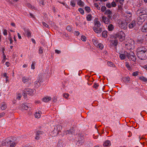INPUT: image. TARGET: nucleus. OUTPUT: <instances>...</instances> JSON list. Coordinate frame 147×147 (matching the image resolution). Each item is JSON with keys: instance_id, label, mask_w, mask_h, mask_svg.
<instances>
[{"instance_id": "1", "label": "nucleus", "mask_w": 147, "mask_h": 147, "mask_svg": "<svg viewBox=\"0 0 147 147\" xmlns=\"http://www.w3.org/2000/svg\"><path fill=\"white\" fill-rule=\"evenodd\" d=\"M137 56L139 59L145 60L147 58V49L146 47L140 46L137 49Z\"/></svg>"}, {"instance_id": "2", "label": "nucleus", "mask_w": 147, "mask_h": 147, "mask_svg": "<svg viewBox=\"0 0 147 147\" xmlns=\"http://www.w3.org/2000/svg\"><path fill=\"white\" fill-rule=\"evenodd\" d=\"M115 38H118L120 41L122 42L125 39V34L122 31H119L115 34Z\"/></svg>"}, {"instance_id": "3", "label": "nucleus", "mask_w": 147, "mask_h": 147, "mask_svg": "<svg viewBox=\"0 0 147 147\" xmlns=\"http://www.w3.org/2000/svg\"><path fill=\"white\" fill-rule=\"evenodd\" d=\"M34 90L31 89L30 88H27L25 89L23 91V95L24 98H26L27 97L26 94H28L29 95H32L34 94Z\"/></svg>"}, {"instance_id": "4", "label": "nucleus", "mask_w": 147, "mask_h": 147, "mask_svg": "<svg viewBox=\"0 0 147 147\" xmlns=\"http://www.w3.org/2000/svg\"><path fill=\"white\" fill-rule=\"evenodd\" d=\"M12 142V138L11 137H8L3 140L1 142V145L2 146H8Z\"/></svg>"}, {"instance_id": "5", "label": "nucleus", "mask_w": 147, "mask_h": 147, "mask_svg": "<svg viewBox=\"0 0 147 147\" xmlns=\"http://www.w3.org/2000/svg\"><path fill=\"white\" fill-rule=\"evenodd\" d=\"M147 10L144 7H140L136 11V14L138 15H147Z\"/></svg>"}, {"instance_id": "6", "label": "nucleus", "mask_w": 147, "mask_h": 147, "mask_svg": "<svg viewBox=\"0 0 147 147\" xmlns=\"http://www.w3.org/2000/svg\"><path fill=\"white\" fill-rule=\"evenodd\" d=\"M147 18V15L144 16L140 15L137 19V24L140 25H141L145 21Z\"/></svg>"}, {"instance_id": "7", "label": "nucleus", "mask_w": 147, "mask_h": 147, "mask_svg": "<svg viewBox=\"0 0 147 147\" xmlns=\"http://www.w3.org/2000/svg\"><path fill=\"white\" fill-rule=\"evenodd\" d=\"M56 128H55L54 129L52 132V134H53V136H57L62 129L61 126L59 125H57Z\"/></svg>"}, {"instance_id": "8", "label": "nucleus", "mask_w": 147, "mask_h": 147, "mask_svg": "<svg viewBox=\"0 0 147 147\" xmlns=\"http://www.w3.org/2000/svg\"><path fill=\"white\" fill-rule=\"evenodd\" d=\"M127 55H126V57L130 60H132L134 62L136 61V57L134 53L132 52H130L129 54L126 53Z\"/></svg>"}, {"instance_id": "9", "label": "nucleus", "mask_w": 147, "mask_h": 147, "mask_svg": "<svg viewBox=\"0 0 147 147\" xmlns=\"http://www.w3.org/2000/svg\"><path fill=\"white\" fill-rule=\"evenodd\" d=\"M111 19V16H107V17L103 16L102 17V20L106 24H108L110 23V20Z\"/></svg>"}, {"instance_id": "10", "label": "nucleus", "mask_w": 147, "mask_h": 147, "mask_svg": "<svg viewBox=\"0 0 147 147\" xmlns=\"http://www.w3.org/2000/svg\"><path fill=\"white\" fill-rule=\"evenodd\" d=\"M31 79L29 77L24 76L22 78V82L25 84H31Z\"/></svg>"}, {"instance_id": "11", "label": "nucleus", "mask_w": 147, "mask_h": 147, "mask_svg": "<svg viewBox=\"0 0 147 147\" xmlns=\"http://www.w3.org/2000/svg\"><path fill=\"white\" fill-rule=\"evenodd\" d=\"M144 35H142L141 37L136 40L137 43L138 44H142L144 42Z\"/></svg>"}, {"instance_id": "12", "label": "nucleus", "mask_w": 147, "mask_h": 147, "mask_svg": "<svg viewBox=\"0 0 147 147\" xmlns=\"http://www.w3.org/2000/svg\"><path fill=\"white\" fill-rule=\"evenodd\" d=\"M74 131L73 129L68 130L67 131H64V134L67 135V136H70L71 135H73Z\"/></svg>"}, {"instance_id": "13", "label": "nucleus", "mask_w": 147, "mask_h": 147, "mask_svg": "<svg viewBox=\"0 0 147 147\" xmlns=\"http://www.w3.org/2000/svg\"><path fill=\"white\" fill-rule=\"evenodd\" d=\"M136 21L134 20L129 25V29H132L136 27Z\"/></svg>"}, {"instance_id": "14", "label": "nucleus", "mask_w": 147, "mask_h": 147, "mask_svg": "<svg viewBox=\"0 0 147 147\" xmlns=\"http://www.w3.org/2000/svg\"><path fill=\"white\" fill-rule=\"evenodd\" d=\"M119 26L121 28L125 30L127 27L125 24V23L122 21H120L119 23Z\"/></svg>"}, {"instance_id": "15", "label": "nucleus", "mask_w": 147, "mask_h": 147, "mask_svg": "<svg viewBox=\"0 0 147 147\" xmlns=\"http://www.w3.org/2000/svg\"><path fill=\"white\" fill-rule=\"evenodd\" d=\"M94 31L96 33H100L102 32V29L100 27H94L93 28Z\"/></svg>"}, {"instance_id": "16", "label": "nucleus", "mask_w": 147, "mask_h": 147, "mask_svg": "<svg viewBox=\"0 0 147 147\" xmlns=\"http://www.w3.org/2000/svg\"><path fill=\"white\" fill-rule=\"evenodd\" d=\"M41 81L40 80L36 81L34 83V87L37 88L39 87L40 85V82Z\"/></svg>"}, {"instance_id": "17", "label": "nucleus", "mask_w": 147, "mask_h": 147, "mask_svg": "<svg viewBox=\"0 0 147 147\" xmlns=\"http://www.w3.org/2000/svg\"><path fill=\"white\" fill-rule=\"evenodd\" d=\"M20 106L23 109L27 110L28 109H29L30 110L31 109V107H29V105H26L24 104L21 105Z\"/></svg>"}, {"instance_id": "18", "label": "nucleus", "mask_w": 147, "mask_h": 147, "mask_svg": "<svg viewBox=\"0 0 147 147\" xmlns=\"http://www.w3.org/2000/svg\"><path fill=\"white\" fill-rule=\"evenodd\" d=\"M141 30L143 32H147V22L144 25Z\"/></svg>"}, {"instance_id": "19", "label": "nucleus", "mask_w": 147, "mask_h": 147, "mask_svg": "<svg viewBox=\"0 0 147 147\" xmlns=\"http://www.w3.org/2000/svg\"><path fill=\"white\" fill-rule=\"evenodd\" d=\"M104 14L108 16H111L112 17V12L109 9L106 10L104 12Z\"/></svg>"}, {"instance_id": "20", "label": "nucleus", "mask_w": 147, "mask_h": 147, "mask_svg": "<svg viewBox=\"0 0 147 147\" xmlns=\"http://www.w3.org/2000/svg\"><path fill=\"white\" fill-rule=\"evenodd\" d=\"M94 22L95 26L94 27H99L101 25L100 22L97 20H96V19L94 20Z\"/></svg>"}, {"instance_id": "21", "label": "nucleus", "mask_w": 147, "mask_h": 147, "mask_svg": "<svg viewBox=\"0 0 147 147\" xmlns=\"http://www.w3.org/2000/svg\"><path fill=\"white\" fill-rule=\"evenodd\" d=\"M51 100V98L50 96H46L43 98L42 100L45 102H47Z\"/></svg>"}, {"instance_id": "22", "label": "nucleus", "mask_w": 147, "mask_h": 147, "mask_svg": "<svg viewBox=\"0 0 147 147\" xmlns=\"http://www.w3.org/2000/svg\"><path fill=\"white\" fill-rule=\"evenodd\" d=\"M127 52H125V54H120L119 55V57L121 60H123L125 59L126 57V55H127Z\"/></svg>"}, {"instance_id": "23", "label": "nucleus", "mask_w": 147, "mask_h": 147, "mask_svg": "<svg viewBox=\"0 0 147 147\" xmlns=\"http://www.w3.org/2000/svg\"><path fill=\"white\" fill-rule=\"evenodd\" d=\"M114 28V26L112 24L109 25L108 27V29L109 31H112L113 30Z\"/></svg>"}, {"instance_id": "24", "label": "nucleus", "mask_w": 147, "mask_h": 147, "mask_svg": "<svg viewBox=\"0 0 147 147\" xmlns=\"http://www.w3.org/2000/svg\"><path fill=\"white\" fill-rule=\"evenodd\" d=\"M7 107V106L4 102H2L1 104V109L2 110H5Z\"/></svg>"}, {"instance_id": "25", "label": "nucleus", "mask_w": 147, "mask_h": 147, "mask_svg": "<svg viewBox=\"0 0 147 147\" xmlns=\"http://www.w3.org/2000/svg\"><path fill=\"white\" fill-rule=\"evenodd\" d=\"M123 80L125 83H128L130 80V79L128 77H126L123 78Z\"/></svg>"}, {"instance_id": "26", "label": "nucleus", "mask_w": 147, "mask_h": 147, "mask_svg": "<svg viewBox=\"0 0 147 147\" xmlns=\"http://www.w3.org/2000/svg\"><path fill=\"white\" fill-rule=\"evenodd\" d=\"M111 145V142L109 140H108L106 141L103 144V145L104 146H110Z\"/></svg>"}, {"instance_id": "27", "label": "nucleus", "mask_w": 147, "mask_h": 147, "mask_svg": "<svg viewBox=\"0 0 147 147\" xmlns=\"http://www.w3.org/2000/svg\"><path fill=\"white\" fill-rule=\"evenodd\" d=\"M41 113V111H38V112H36L34 114L35 117L37 118H39L40 117Z\"/></svg>"}, {"instance_id": "28", "label": "nucleus", "mask_w": 147, "mask_h": 147, "mask_svg": "<svg viewBox=\"0 0 147 147\" xmlns=\"http://www.w3.org/2000/svg\"><path fill=\"white\" fill-rule=\"evenodd\" d=\"M25 31L28 37H29L31 36V33L29 30L28 29H26L25 30Z\"/></svg>"}, {"instance_id": "29", "label": "nucleus", "mask_w": 147, "mask_h": 147, "mask_svg": "<svg viewBox=\"0 0 147 147\" xmlns=\"http://www.w3.org/2000/svg\"><path fill=\"white\" fill-rule=\"evenodd\" d=\"M107 32L106 31H104L102 32V36L104 38H106L107 36Z\"/></svg>"}, {"instance_id": "30", "label": "nucleus", "mask_w": 147, "mask_h": 147, "mask_svg": "<svg viewBox=\"0 0 147 147\" xmlns=\"http://www.w3.org/2000/svg\"><path fill=\"white\" fill-rule=\"evenodd\" d=\"M92 16L91 14L88 15L86 17V19L88 21H90L92 20Z\"/></svg>"}, {"instance_id": "31", "label": "nucleus", "mask_w": 147, "mask_h": 147, "mask_svg": "<svg viewBox=\"0 0 147 147\" xmlns=\"http://www.w3.org/2000/svg\"><path fill=\"white\" fill-rule=\"evenodd\" d=\"M140 80L144 82H146L147 81V79L143 76H141L140 77Z\"/></svg>"}, {"instance_id": "32", "label": "nucleus", "mask_w": 147, "mask_h": 147, "mask_svg": "<svg viewBox=\"0 0 147 147\" xmlns=\"http://www.w3.org/2000/svg\"><path fill=\"white\" fill-rule=\"evenodd\" d=\"M78 4L80 6L82 7L84 6V3L83 1L81 0H80V1L78 2Z\"/></svg>"}, {"instance_id": "33", "label": "nucleus", "mask_w": 147, "mask_h": 147, "mask_svg": "<svg viewBox=\"0 0 147 147\" xmlns=\"http://www.w3.org/2000/svg\"><path fill=\"white\" fill-rule=\"evenodd\" d=\"M44 133L43 131H38L37 132L36 134L38 135L39 136H41V135H42Z\"/></svg>"}, {"instance_id": "34", "label": "nucleus", "mask_w": 147, "mask_h": 147, "mask_svg": "<svg viewBox=\"0 0 147 147\" xmlns=\"http://www.w3.org/2000/svg\"><path fill=\"white\" fill-rule=\"evenodd\" d=\"M106 7L104 6H102L101 8V10L102 12H104L107 10Z\"/></svg>"}, {"instance_id": "35", "label": "nucleus", "mask_w": 147, "mask_h": 147, "mask_svg": "<svg viewBox=\"0 0 147 147\" xmlns=\"http://www.w3.org/2000/svg\"><path fill=\"white\" fill-rule=\"evenodd\" d=\"M98 47L101 49H102L104 47V46L102 44L100 43L98 45Z\"/></svg>"}, {"instance_id": "36", "label": "nucleus", "mask_w": 147, "mask_h": 147, "mask_svg": "<svg viewBox=\"0 0 147 147\" xmlns=\"http://www.w3.org/2000/svg\"><path fill=\"white\" fill-rule=\"evenodd\" d=\"M38 53L39 54H41L43 53V49L42 47H40L38 50Z\"/></svg>"}, {"instance_id": "37", "label": "nucleus", "mask_w": 147, "mask_h": 147, "mask_svg": "<svg viewBox=\"0 0 147 147\" xmlns=\"http://www.w3.org/2000/svg\"><path fill=\"white\" fill-rule=\"evenodd\" d=\"M126 66L129 70H131L132 69L130 65L127 63H126Z\"/></svg>"}, {"instance_id": "38", "label": "nucleus", "mask_w": 147, "mask_h": 147, "mask_svg": "<svg viewBox=\"0 0 147 147\" xmlns=\"http://www.w3.org/2000/svg\"><path fill=\"white\" fill-rule=\"evenodd\" d=\"M116 2H119L121 4L123 5L124 0H115Z\"/></svg>"}, {"instance_id": "39", "label": "nucleus", "mask_w": 147, "mask_h": 147, "mask_svg": "<svg viewBox=\"0 0 147 147\" xmlns=\"http://www.w3.org/2000/svg\"><path fill=\"white\" fill-rule=\"evenodd\" d=\"M16 144L15 142L10 143L9 147H14L16 145Z\"/></svg>"}, {"instance_id": "40", "label": "nucleus", "mask_w": 147, "mask_h": 147, "mask_svg": "<svg viewBox=\"0 0 147 147\" xmlns=\"http://www.w3.org/2000/svg\"><path fill=\"white\" fill-rule=\"evenodd\" d=\"M85 9L88 13L90 11V7L88 6L85 7Z\"/></svg>"}, {"instance_id": "41", "label": "nucleus", "mask_w": 147, "mask_h": 147, "mask_svg": "<svg viewBox=\"0 0 147 147\" xmlns=\"http://www.w3.org/2000/svg\"><path fill=\"white\" fill-rule=\"evenodd\" d=\"M66 29L69 32H71L72 30V28L69 26H67L66 27Z\"/></svg>"}, {"instance_id": "42", "label": "nucleus", "mask_w": 147, "mask_h": 147, "mask_svg": "<svg viewBox=\"0 0 147 147\" xmlns=\"http://www.w3.org/2000/svg\"><path fill=\"white\" fill-rule=\"evenodd\" d=\"M78 11L82 15H83L84 13V11L83 9L82 8H80L78 9Z\"/></svg>"}, {"instance_id": "43", "label": "nucleus", "mask_w": 147, "mask_h": 147, "mask_svg": "<svg viewBox=\"0 0 147 147\" xmlns=\"http://www.w3.org/2000/svg\"><path fill=\"white\" fill-rule=\"evenodd\" d=\"M118 43V42L117 40H115L113 41V44L114 46L116 47V46L117 45Z\"/></svg>"}, {"instance_id": "44", "label": "nucleus", "mask_w": 147, "mask_h": 147, "mask_svg": "<svg viewBox=\"0 0 147 147\" xmlns=\"http://www.w3.org/2000/svg\"><path fill=\"white\" fill-rule=\"evenodd\" d=\"M63 96L64 98H67L69 96V94L68 93H64L63 94Z\"/></svg>"}, {"instance_id": "45", "label": "nucleus", "mask_w": 147, "mask_h": 147, "mask_svg": "<svg viewBox=\"0 0 147 147\" xmlns=\"http://www.w3.org/2000/svg\"><path fill=\"white\" fill-rule=\"evenodd\" d=\"M111 6H112V7H115L117 5L115 3V2L114 1L112 2L111 3Z\"/></svg>"}, {"instance_id": "46", "label": "nucleus", "mask_w": 147, "mask_h": 147, "mask_svg": "<svg viewBox=\"0 0 147 147\" xmlns=\"http://www.w3.org/2000/svg\"><path fill=\"white\" fill-rule=\"evenodd\" d=\"M35 63L34 62H32L31 66V68L32 69H35Z\"/></svg>"}, {"instance_id": "47", "label": "nucleus", "mask_w": 147, "mask_h": 147, "mask_svg": "<svg viewBox=\"0 0 147 147\" xmlns=\"http://www.w3.org/2000/svg\"><path fill=\"white\" fill-rule=\"evenodd\" d=\"M107 63L108 65L110 67L113 66L114 65L112 62L110 61H108Z\"/></svg>"}, {"instance_id": "48", "label": "nucleus", "mask_w": 147, "mask_h": 147, "mask_svg": "<svg viewBox=\"0 0 147 147\" xmlns=\"http://www.w3.org/2000/svg\"><path fill=\"white\" fill-rule=\"evenodd\" d=\"M42 24L44 26H45L46 28H49L48 25L46 23L44 22H42Z\"/></svg>"}, {"instance_id": "49", "label": "nucleus", "mask_w": 147, "mask_h": 147, "mask_svg": "<svg viewBox=\"0 0 147 147\" xmlns=\"http://www.w3.org/2000/svg\"><path fill=\"white\" fill-rule=\"evenodd\" d=\"M81 39L83 41H85L86 40V38L84 36H82L81 37Z\"/></svg>"}, {"instance_id": "50", "label": "nucleus", "mask_w": 147, "mask_h": 147, "mask_svg": "<svg viewBox=\"0 0 147 147\" xmlns=\"http://www.w3.org/2000/svg\"><path fill=\"white\" fill-rule=\"evenodd\" d=\"M39 3L40 5L42 4V5H45L44 1V0H39Z\"/></svg>"}, {"instance_id": "51", "label": "nucleus", "mask_w": 147, "mask_h": 147, "mask_svg": "<svg viewBox=\"0 0 147 147\" xmlns=\"http://www.w3.org/2000/svg\"><path fill=\"white\" fill-rule=\"evenodd\" d=\"M117 14L115 13L113 15L112 17V18L114 20H116L117 18Z\"/></svg>"}, {"instance_id": "52", "label": "nucleus", "mask_w": 147, "mask_h": 147, "mask_svg": "<svg viewBox=\"0 0 147 147\" xmlns=\"http://www.w3.org/2000/svg\"><path fill=\"white\" fill-rule=\"evenodd\" d=\"M70 5L73 7H75V3L74 1H72L70 2Z\"/></svg>"}, {"instance_id": "53", "label": "nucleus", "mask_w": 147, "mask_h": 147, "mask_svg": "<svg viewBox=\"0 0 147 147\" xmlns=\"http://www.w3.org/2000/svg\"><path fill=\"white\" fill-rule=\"evenodd\" d=\"M106 6L107 7L109 8H110L111 7V5L110 3H107L106 4Z\"/></svg>"}, {"instance_id": "54", "label": "nucleus", "mask_w": 147, "mask_h": 147, "mask_svg": "<svg viewBox=\"0 0 147 147\" xmlns=\"http://www.w3.org/2000/svg\"><path fill=\"white\" fill-rule=\"evenodd\" d=\"M138 74V72L137 71H136L133 72L132 73V75L134 76H137Z\"/></svg>"}, {"instance_id": "55", "label": "nucleus", "mask_w": 147, "mask_h": 147, "mask_svg": "<svg viewBox=\"0 0 147 147\" xmlns=\"http://www.w3.org/2000/svg\"><path fill=\"white\" fill-rule=\"evenodd\" d=\"M98 84L96 83H94V85L93 86V88H96L97 87H98Z\"/></svg>"}, {"instance_id": "56", "label": "nucleus", "mask_w": 147, "mask_h": 147, "mask_svg": "<svg viewBox=\"0 0 147 147\" xmlns=\"http://www.w3.org/2000/svg\"><path fill=\"white\" fill-rule=\"evenodd\" d=\"M80 34V32L78 31H75L74 34L76 36H78Z\"/></svg>"}, {"instance_id": "57", "label": "nucleus", "mask_w": 147, "mask_h": 147, "mask_svg": "<svg viewBox=\"0 0 147 147\" xmlns=\"http://www.w3.org/2000/svg\"><path fill=\"white\" fill-rule=\"evenodd\" d=\"M5 113L4 112H2L0 113V118L3 117L5 115Z\"/></svg>"}, {"instance_id": "58", "label": "nucleus", "mask_w": 147, "mask_h": 147, "mask_svg": "<svg viewBox=\"0 0 147 147\" xmlns=\"http://www.w3.org/2000/svg\"><path fill=\"white\" fill-rule=\"evenodd\" d=\"M41 137L40 136H39L38 135L36 134V136L35 137V139L36 140H38L39 139L40 137Z\"/></svg>"}, {"instance_id": "59", "label": "nucleus", "mask_w": 147, "mask_h": 147, "mask_svg": "<svg viewBox=\"0 0 147 147\" xmlns=\"http://www.w3.org/2000/svg\"><path fill=\"white\" fill-rule=\"evenodd\" d=\"M3 34L5 35H6L7 34V31L6 30H4L3 32Z\"/></svg>"}, {"instance_id": "60", "label": "nucleus", "mask_w": 147, "mask_h": 147, "mask_svg": "<svg viewBox=\"0 0 147 147\" xmlns=\"http://www.w3.org/2000/svg\"><path fill=\"white\" fill-rule=\"evenodd\" d=\"M3 77H5L6 79L8 78V77L7 76V74L6 73L3 74Z\"/></svg>"}, {"instance_id": "61", "label": "nucleus", "mask_w": 147, "mask_h": 147, "mask_svg": "<svg viewBox=\"0 0 147 147\" xmlns=\"http://www.w3.org/2000/svg\"><path fill=\"white\" fill-rule=\"evenodd\" d=\"M21 96L20 95V94H19L18 95V96L16 98L18 99V100H20L21 98Z\"/></svg>"}, {"instance_id": "62", "label": "nucleus", "mask_w": 147, "mask_h": 147, "mask_svg": "<svg viewBox=\"0 0 147 147\" xmlns=\"http://www.w3.org/2000/svg\"><path fill=\"white\" fill-rule=\"evenodd\" d=\"M55 52L56 53L58 54H60L61 52L60 51L56 49L55 50Z\"/></svg>"}, {"instance_id": "63", "label": "nucleus", "mask_w": 147, "mask_h": 147, "mask_svg": "<svg viewBox=\"0 0 147 147\" xmlns=\"http://www.w3.org/2000/svg\"><path fill=\"white\" fill-rule=\"evenodd\" d=\"M94 6L96 7V8L99 7V5L97 3H95L94 4Z\"/></svg>"}, {"instance_id": "64", "label": "nucleus", "mask_w": 147, "mask_h": 147, "mask_svg": "<svg viewBox=\"0 0 147 147\" xmlns=\"http://www.w3.org/2000/svg\"><path fill=\"white\" fill-rule=\"evenodd\" d=\"M9 63L8 62H7L5 63V65L9 67Z\"/></svg>"}]
</instances>
